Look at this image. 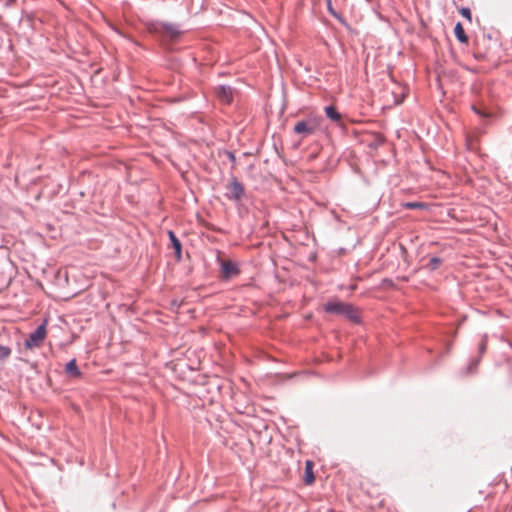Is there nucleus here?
Returning a JSON list of instances; mask_svg holds the SVG:
<instances>
[{
    "label": "nucleus",
    "instance_id": "f257e3e1",
    "mask_svg": "<svg viewBox=\"0 0 512 512\" xmlns=\"http://www.w3.org/2000/svg\"><path fill=\"white\" fill-rule=\"evenodd\" d=\"M322 308L327 313L341 315L352 322L358 323L360 321V314L358 309L343 301L331 300L324 303Z\"/></svg>",
    "mask_w": 512,
    "mask_h": 512
},
{
    "label": "nucleus",
    "instance_id": "f03ea898",
    "mask_svg": "<svg viewBox=\"0 0 512 512\" xmlns=\"http://www.w3.org/2000/svg\"><path fill=\"white\" fill-rule=\"evenodd\" d=\"M320 127V120L316 118H309L299 121L295 124L293 130L296 134L306 137L314 134Z\"/></svg>",
    "mask_w": 512,
    "mask_h": 512
},
{
    "label": "nucleus",
    "instance_id": "7ed1b4c3",
    "mask_svg": "<svg viewBox=\"0 0 512 512\" xmlns=\"http://www.w3.org/2000/svg\"><path fill=\"white\" fill-rule=\"evenodd\" d=\"M47 335L46 331V321L37 327V329L32 332L29 337L25 341V347L27 349H33L40 347L43 341L45 340Z\"/></svg>",
    "mask_w": 512,
    "mask_h": 512
},
{
    "label": "nucleus",
    "instance_id": "20e7f679",
    "mask_svg": "<svg viewBox=\"0 0 512 512\" xmlns=\"http://www.w3.org/2000/svg\"><path fill=\"white\" fill-rule=\"evenodd\" d=\"M240 270L238 264L232 260H221V275L230 279L236 277L239 274Z\"/></svg>",
    "mask_w": 512,
    "mask_h": 512
},
{
    "label": "nucleus",
    "instance_id": "39448f33",
    "mask_svg": "<svg viewBox=\"0 0 512 512\" xmlns=\"http://www.w3.org/2000/svg\"><path fill=\"white\" fill-rule=\"evenodd\" d=\"M226 190H227V197L229 199L239 200L243 196V193H244L243 185L236 179H233L226 186Z\"/></svg>",
    "mask_w": 512,
    "mask_h": 512
},
{
    "label": "nucleus",
    "instance_id": "423d86ee",
    "mask_svg": "<svg viewBox=\"0 0 512 512\" xmlns=\"http://www.w3.org/2000/svg\"><path fill=\"white\" fill-rule=\"evenodd\" d=\"M216 95L219 100L225 104H230L233 100V91L230 87L219 86L216 88Z\"/></svg>",
    "mask_w": 512,
    "mask_h": 512
},
{
    "label": "nucleus",
    "instance_id": "0eeeda50",
    "mask_svg": "<svg viewBox=\"0 0 512 512\" xmlns=\"http://www.w3.org/2000/svg\"><path fill=\"white\" fill-rule=\"evenodd\" d=\"M313 467L314 463L311 460L305 462L304 482L306 485H311L315 481Z\"/></svg>",
    "mask_w": 512,
    "mask_h": 512
},
{
    "label": "nucleus",
    "instance_id": "6e6552de",
    "mask_svg": "<svg viewBox=\"0 0 512 512\" xmlns=\"http://www.w3.org/2000/svg\"><path fill=\"white\" fill-rule=\"evenodd\" d=\"M65 371L70 377L73 378H79L81 376V372L76 364L75 359H72L66 364Z\"/></svg>",
    "mask_w": 512,
    "mask_h": 512
},
{
    "label": "nucleus",
    "instance_id": "1a4fd4ad",
    "mask_svg": "<svg viewBox=\"0 0 512 512\" xmlns=\"http://www.w3.org/2000/svg\"><path fill=\"white\" fill-rule=\"evenodd\" d=\"M454 34L456 36V38L461 42V43H467L468 42V37L464 31V28L462 26V24L460 22H458L455 27H454Z\"/></svg>",
    "mask_w": 512,
    "mask_h": 512
},
{
    "label": "nucleus",
    "instance_id": "9d476101",
    "mask_svg": "<svg viewBox=\"0 0 512 512\" xmlns=\"http://www.w3.org/2000/svg\"><path fill=\"white\" fill-rule=\"evenodd\" d=\"M168 235H169V238H170V241L172 243V246L175 250V254L177 255L178 258H180V255H181V242L179 241V239L176 237V235L174 234V232L172 231H169L168 232Z\"/></svg>",
    "mask_w": 512,
    "mask_h": 512
},
{
    "label": "nucleus",
    "instance_id": "9b49d317",
    "mask_svg": "<svg viewBox=\"0 0 512 512\" xmlns=\"http://www.w3.org/2000/svg\"><path fill=\"white\" fill-rule=\"evenodd\" d=\"M162 32L165 37L170 39H175L179 35V31L172 25H164L162 27Z\"/></svg>",
    "mask_w": 512,
    "mask_h": 512
},
{
    "label": "nucleus",
    "instance_id": "f8f14e48",
    "mask_svg": "<svg viewBox=\"0 0 512 512\" xmlns=\"http://www.w3.org/2000/svg\"><path fill=\"white\" fill-rule=\"evenodd\" d=\"M325 112L328 118H330L333 121H340L341 115L340 113L335 109L333 106H327L325 108Z\"/></svg>",
    "mask_w": 512,
    "mask_h": 512
},
{
    "label": "nucleus",
    "instance_id": "ddd939ff",
    "mask_svg": "<svg viewBox=\"0 0 512 512\" xmlns=\"http://www.w3.org/2000/svg\"><path fill=\"white\" fill-rule=\"evenodd\" d=\"M441 259L438 258V257H432L429 259V261L425 264V267L428 268L429 270L433 271V270H436L437 268H439V266L441 265Z\"/></svg>",
    "mask_w": 512,
    "mask_h": 512
},
{
    "label": "nucleus",
    "instance_id": "4468645a",
    "mask_svg": "<svg viewBox=\"0 0 512 512\" xmlns=\"http://www.w3.org/2000/svg\"><path fill=\"white\" fill-rule=\"evenodd\" d=\"M407 209H423L426 205L422 202H406L402 204Z\"/></svg>",
    "mask_w": 512,
    "mask_h": 512
},
{
    "label": "nucleus",
    "instance_id": "2eb2a0df",
    "mask_svg": "<svg viewBox=\"0 0 512 512\" xmlns=\"http://www.w3.org/2000/svg\"><path fill=\"white\" fill-rule=\"evenodd\" d=\"M11 353L12 351L10 347L0 345V361L7 359Z\"/></svg>",
    "mask_w": 512,
    "mask_h": 512
},
{
    "label": "nucleus",
    "instance_id": "dca6fc26",
    "mask_svg": "<svg viewBox=\"0 0 512 512\" xmlns=\"http://www.w3.org/2000/svg\"><path fill=\"white\" fill-rule=\"evenodd\" d=\"M460 13H461V15H462L463 17H465L466 19H468V20L471 22V20H472V15H471V11H470V9H468V8H462V9L460 10Z\"/></svg>",
    "mask_w": 512,
    "mask_h": 512
},
{
    "label": "nucleus",
    "instance_id": "f3484780",
    "mask_svg": "<svg viewBox=\"0 0 512 512\" xmlns=\"http://www.w3.org/2000/svg\"><path fill=\"white\" fill-rule=\"evenodd\" d=\"M473 111L475 113H477L478 115H480L481 117H489L491 114L489 112H486L484 110H481L479 108H477L476 106H473L472 107Z\"/></svg>",
    "mask_w": 512,
    "mask_h": 512
},
{
    "label": "nucleus",
    "instance_id": "a211bd4d",
    "mask_svg": "<svg viewBox=\"0 0 512 512\" xmlns=\"http://www.w3.org/2000/svg\"><path fill=\"white\" fill-rule=\"evenodd\" d=\"M486 345H487V339L483 338L481 341V344H480V350L484 351L486 349Z\"/></svg>",
    "mask_w": 512,
    "mask_h": 512
},
{
    "label": "nucleus",
    "instance_id": "6ab92c4d",
    "mask_svg": "<svg viewBox=\"0 0 512 512\" xmlns=\"http://www.w3.org/2000/svg\"><path fill=\"white\" fill-rule=\"evenodd\" d=\"M327 7H328V10L333 14L335 15V12L333 11L332 9V2L330 1V5L327 4Z\"/></svg>",
    "mask_w": 512,
    "mask_h": 512
},
{
    "label": "nucleus",
    "instance_id": "aec40b11",
    "mask_svg": "<svg viewBox=\"0 0 512 512\" xmlns=\"http://www.w3.org/2000/svg\"><path fill=\"white\" fill-rule=\"evenodd\" d=\"M326 3H327L328 5H330V0H326Z\"/></svg>",
    "mask_w": 512,
    "mask_h": 512
}]
</instances>
